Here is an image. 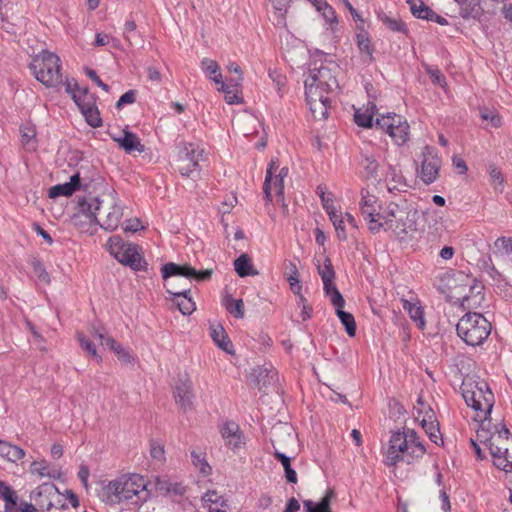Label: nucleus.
Instances as JSON below:
<instances>
[{
    "mask_svg": "<svg viewBox=\"0 0 512 512\" xmlns=\"http://www.w3.org/2000/svg\"><path fill=\"white\" fill-rule=\"evenodd\" d=\"M211 337L220 349L229 354L233 353V344L222 326L212 328Z\"/></svg>",
    "mask_w": 512,
    "mask_h": 512,
    "instance_id": "32",
    "label": "nucleus"
},
{
    "mask_svg": "<svg viewBox=\"0 0 512 512\" xmlns=\"http://www.w3.org/2000/svg\"><path fill=\"white\" fill-rule=\"evenodd\" d=\"M317 11L321 12L324 19L329 23L337 22V17L334 9L330 6L326 0L320 1V3L316 6Z\"/></svg>",
    "mask_w": 512,
    "mask_h": 512,
    "instance_id": "50",
    "label": "nucleus"
},
{
    "mask_svg": "<svg viewBox=\"0 0 512 512\" xmlns=\"http://www.w3.org/2000/svg\"><path fill=\"white\" fill-rule=\"evenodd\" d=\"M403 309L408 312L410 318L416 323L419 329L423 330L425 328L424 310L418 303L403 300Z\"/></svg>",
    "mask_w": 512,
    "mask_h": 512,
    "instance_id": "29",
    "label": "nucleus"
},
{
    "mask_svg": "<svg viewBox=\"0 0 512 512\" xmlns=\"http://www.w3.org/2000/svg\"><path fill=\"white\" fill-rule=\"evenodd\" d=\"M226 445L232 450L239 449L243 444V435L239 425L235 422H226L221 429Z\"/></svg>",
    "mask_w": 512,
    "mask_h": 512,
    "instance_id": "21",
    "label": "nucleus"
},
{
    "mask_svg": "<svg viewBox=\"0 0 512 512\" xmlns=\"http://www.w3.org/2000/svg\"><path fill=\"white\" fill-rule=\"evenodd\" d=\"M77 338L84 351H86L91 357L95 358L98 362L102 360L101 356L97 353L95 344L90 339H88L83 333H78Z\"/></svg>",
    "mask_w": 512,
    "mask_h": 512,
    "instance_id": "49",
    "label": "nucleus"
},
{
    "mask_svg": "<svg viewBox=\"0 0 512 512\" xmlns=\"http://www.w3.org/2000/svg\"><path fill=\"white\" fill-rule=\"evenodd\" d=\"M476 421H480V427L477 429L476 432V438L477 441L483 443L485 446L492 442L493 438V432L490 431L488 427H486L485 421L487 420V417L484 419V417H477L475 418Z\"/></svg>",
    "mask_w": 512,
    "mask_h": 512,
    "instance_id": "46",
    "label": "nucleus"
},
{
    "mask_svg": "<svg viewBox=\"0 0 512 512\" xmlns=\"http://www.w3.org/2000/svg\"><path fill=\"white\" fill-rule=\"evenodd\" d=\"M394 123H400V115L388 113L387 115L378 117L373 125L389 135Z\"/></svg>",
    "mask_w": 512,
    "mask_h": 512,
    "instance_id": "41",
    "label": "nucleus"
},
{
    "mask_svg": "<svg viewBox=\"0 0 512 512\" xmlns=\"http://www.w3.org/2000/svg\"><path fill=\"white\" fill-rule=\"evenodd\" d=\"M333 495L332 491L326 493L324 497L318 502L314 503L312 500H304L303 506L306 512H331L330 501Z\"/></svg>",
    "mask_w": 512,
    "mask_h": 512,
    "instance_id": "34",
    "label": "nucleus"
},
{
    "mask_svg": "<svg viewBox=\"0 0 512 512\" xmlns=\"http://www.w3.org/2000/svg\"><path fill=\"white\" fill-rule=\"evenodd\" d=\"M339 72V66L333 61L320 63L319 66L315 62L313 67L309 69V74L305 79V90L311 88L326 94L337 90L339 88L337 79Z\"/></svg>",
    "mask_w": 512,
    "mask_h": 512,
    "instance_id": "6",
    "label": "nucleus"
},
{
    "mask_svg": "<svg viewBox=\"0 0 512 512\" xmlns=\"http://www.w3.org/2000/svg\"><path fill=\"white\" fill-rule=\"evenodd\" d=\"M488 172L495 189L502 192L504 183L502 172L495 165H490Z\"/></svg>",
    "mask_w": 512,
    "mask_h": 512,
    "instance_id": "52",
    "label": "nucleus"
},
{
    "mask_svg": "<svg viewBox=\"0 0 512 512\" xmlns=\"http://www.w3.org/2000/svg\"><path fill=\"white\" fill-rule=\"evenodd\" d=\"M279 170V161L278 159H272L268 165L266 170V176L263 184V193L266 202H272V193H271V183L273 180V176L276 175V172Z\"/></svg>",
    "mask_w": 512,
    "mask_h": 512,
    "instance_id": "33",
    "label": "nucleus"
},
{
    "mask_svg": "<svg viewBox=\"0 0 512 512\" xmlns=\"http://www.w3.org/2000/svg\"><path fill=\"white\" fill-rule=\"evenodd\" d=\"M388 177H390L387 187L390 192L393 191H406L408 184L401 174H399L396 168L389 166Z\"/></svg>",
    "mask_w": 512,
    "mask_h": 512,
    "instance_id": "36",
    "label": "nucleus"
},
{
    "mask_svg": "<svg viewBox=\"0 0 512 512\" xmlns=\"http://www.w3.org/2000/svg\"><path fill=\"white\" fill-rule=\"evenodd\" d=\"M205 502L219 504L221 507H228L227 500L223 496L218 495L216 491H208L204 496Z\"/></svg>",
    "mask_w": 512,
    "mask_h": 512,
    "instance_id": "56",
    "label": "nucleus"
},
{
    "mask_svg": "<svg viewBox=\"0 0 512 512\" xmlns=\"http://www.w3.org/2000/svg\"><path fill=\"white\" fill-rule=\"evenodd\" d=\"M460 389L466 404L476 411L477 417L485 419L490 415L495 399L485 380H464Z\"/></svg>",
    "mask_w": 512,
    "mask_h": 512,
    "instance_id": "2",
    "label": "nucleus"
},
{
    "mask_svg": "<svg viewBox=\"0 0 512 512\" xmlns=\"http://www.w3.org/2000/svg\"><path fill=\"white\" fill-rule=\"evenodd\" d=\"M201 69L216 84H222L223 78L220 73V67L215 60L203 58L201 61Z\"/></svg>",
    "mask_w": 512,
    "mask_h": 512,
    "instance_id": "31",
    "label": "nucleus"
},
{
    "mask_svg": "<svg viewBox=\"0 0 512 512\" xmlns=\"http://www.w3.org/2000/svg\"><path fill=\"white\" fill-rule=\"evenodd\" d=\"M425 453L424 446L412 445L410 447L405 432L398 430L391 434L384 463L389 467L396 466L399 462L411 464L423 457Z\"/></svg>",
    "mask_w": 512,
    "mask_h": 512,
    "instance_id": "5",
    "label": "nucleus"
},
{
    "mask_svg": "<svg viewBox=\"0 0 512 512\" xmlns=\"http://www.w3.org/2000/svg\"><path fill=\"white\" fill-rule=\"evenodd\" d=\"M114 140L126 153H132L134 151L142 153L145 150V147L141 144L139 137L129 130H124L123 136L114 138Z\"/></svg>",
    "mask_w": 512,
    "mask_h": 512,
    "instance_id": "24",
    "label": "nucleus"
},
{
    "mask_svg": "<svg viewBox=\"0 0 512 512\" xmlns=\"http://www.w3.org/2000/svg\"><path fill=\"white\" fill-rule=\"evenodd\" d=\"M379 217L382 228L393 230L398 237L403 238L417 231L418 211L407 200L390 202Z\"/></svg>",
    "mask_w": 512,
    "mask_h": 512,
    "instance_id": "1",
    "label": "nucleus"
},
{
    "mask_svg": "<svg viewBox=\"0 0 512 512\" xmlns=\"http://www.w3.org/2000/svg\"><path fill=\"white\" fill-rule=\"evenodd\" d=\"M495 247L502 248L505 254H512V237H499L494 243Z\"/></svg>",
    "mask_w": 512,
    "mask_h": 512,
    "instance_id": "61",
    "label": "nucleus"
},
{
    "mask_svg": "<svg viewBox=\"0 0 512 512\" xmlns=\"http://www.w3.org/2000/svg\"><path fill=\"white\" fill-rule=\"evenodd\" d=\"M213 271L211 269H205L198 271L189 264H176L174 262H168L161 268L162 278L168 280L171 277H185L187 279H193L198 282L209 280L212 276Z\"/></svg>",
    "mask_w": 512,
    "mask_h": 512,
    "instance_id": "11",
    "label": "nucleus"
},
{
    "mask_svg": "<svg viewBox=\"0 0 512 512\" xmlns=\"http://www.w3.org/2000/svg\"><path fill=\"white\" fill-rule=\"evenodd\" d=\"M192 390V382L188 377L180 379L174 388L175 401L184 411L192 407V399L194 397Z\"/></svg>",
    "mask_w": 512,
    "mask_h": 512,
    "instance_id": "17",
    "label": "nucleus"
},
{
    "mask_svg": "<svg viewBox=\"0 0 512 512\" xmlns=\"http://www.w3.org/2000/svg\"><path fill=\"white\" fill-rule=\"evenodd\" d=\"M389 136L399 146L405 144L408 141L409 124L401 115L400 123H394L393 128L390 130Z\"/></svg>",
    "mask_w": 512,
    "mask_h": 512,
    "instance_id": "28",
    "label": "nucleus"
},
{
    "mask_svg": "<svg viewBox=\"0 0 512 512\" xmlns=\"http://www.w3.org/2000/svg\"><path fill=\"white\" fill-rule=\"evenodd\" d=\"M354 120H355V123L360 127H364V128L373 127V116L371 114L360 113L359 111H356L354 114Z\"/></svg>",
    "mask_w": 512,
    "mask_h": 512,
    "instance_id": "55",
    "label": "nucleus"
},
{
    "mask_svg": "<svg viewBox=\"0 0 512 512\" xmlns=\"http://www.w3.org/2000/svg\"><path fill=\"white\" fill-rule=\"evenodd\" d=\"M375 195L369 193L368 190H361V200L359 202L362 216L368 222V228L372 233H378L382 229L381 219L382 212L379 211L380 204Z\"/></svg>",
    "mask_w": 512,
    "mask_h": 512,
    "instance_id": "9",
    "label": "nucleus"
},
{
    "mask_svg": "<svg viewBox=\"0 0 512 512\" xmlns=\"http://www.w3.org/2000/svg\"><path fill=\"white\" fill-rule=\"evenodd\" d=\"M166 291H167V293L173 295L175 298H182L176 304H177L179 311L183 315H190L195 311L196 305H195V302L190 297V292H191L190 288H185V289H182L179 291L173 290L170 288H166Z\"/></svg>",
    "mask_w": 512,
    "mask_h": 512,
    "instance_id": "23",
    "label": "nucleus"
},
{
    "mask_svg": "<svg viewBox=\"0 0 512 512\" xmlns=\"http://www.w3.org/2000/svg\"><path fill=\"white\" fill-rule=\"evenodd\" d=\"M111 351H113L118 359L123 363H130L131 362V355L130 353L125 350L119 343L115 345V348H113Z\"/></svg>",
    "mask_w": 512,
    "mask_h": 512,
    "instance_id": "64",
    "label": "nucleus"
},
{
    "mask_svg": "<svg viewBox=\"0 0 512 512\" xmlns=\"http://www.w3.org/2000/svg\"><path fill=\"white\" fill-rule=\"evenodd\" d=\"M80 186H81L80 173L77 172L70 177L69 182L52 186L49 189L48 196H49V198H53V199L58 198L60 196L68 197V196H71L77 190H79Z\"/></svg>",
    "mask_w": 512,
    "mask_h": 512,
    "instance_id": "20",
    "label": "nucleus"
},
{
    "mask_svg": "<svg viewBox=\"0 0 512 512\" xmlns=\"http://www.w3.org/2000/svg\"><path fill=\"white\" fill-rule=\"evenodd\" d=\"M407 2L410 4L411 13L416 18L431 21L434 17L433 15L435 12L421 0H418V4L416 2H411V0H407Z\"/></svg>",
    "mask_w": 512,
    "mask_h": 512,
    "instance_id": "37",
    "label": "nucleus"
},
{
    "mask_svg": "<svg viewBox=\"0 0 512 512\" xmlns=\"http://www.w3.org/2000/svg\"><path fill=\"white\" fill-rule=\"evenodd\" d=\"M59 493L53 483H43L30 494V499L42 510L50 511L53 507L52 497Z\"/></svg>",
    "mask_w": 512,
    "mask_h": 512,
    "instance_id": "15",
    "label": "nucleus"
},
{
    "mask_svg": "<svg viewBox=\"0 0 512 512\" xmlns=\"http://www.w3.org/2000/svg\"><path fill=\"white\" fill-rule=\"evenodd\" d=\"M64 85L66 92L71 95L73 101L84 115L86 122L93 128L101 127L102 119L96 106V98H91L90 100L84 97V95L76 93L68 81H65Z\"/></svg>",
    "mask_w": 512,
    "mask_h": 512,
    "instance_id": "10",
    "label": "nucleus"
},
{
    "mask_svg": "<svg viewBox=\"0 0 512 512\" xmlns=\"http://www.w3.org/2000/svg\"><path fill=\"white\" fill-rule=\"evenodd\" d=\"M224 306L226 310L235 318L241 319L244 317V302L242 299L226 297Z\"/></svg>",
    "mask_w": 512,
    "mask_h": 512,
    "instance_id": "44",
    "label": "nucleus"
},
{
    "mask_svg": "<svg viewBox=\"0 0 512 512\" xmlns=\"http://www.w3.org/2000/svg\"><path fill=\"white\" fill-rule=\"evenodd\" d=\"M31 472L38 474L40 477H49L57 479L60 477V473L57 470H50L49 464L46 460L33 461L31 464Z\"/></svg>",
    "mask_w": 512,
    "mask_h": 512,
    "instance_id": "40",
    "label": "nucleus"
},
{
    "mask_svg": "<svg viewBox=\"0 0 512 512\" xmlns=\"http://www.w3.org/2000/svg\"><path fill=\"white\" fill-rule=\"evenodd\" d=\"M421 424L426 434L428 435L429 439L433 443L438 444V440H441V442H443V439L440 436L439 424L437 422L423 419Z\"/></svg>",
    "mask_w": 512,
    "mask_h": 512,
    "instance_id": "45",
    "label": "nucleus"
},
{
    "mask_svg": "<svg viewBox=\"0 0 512 512\" xmlns=\"http://www.w3.org/2000/svg\"><path fill=\"white\" fill-rule=\"evenodd\" d=\"M192 462L193 464L199 468L201 473L204 475H208L211 471L210 465L205 461L203 457H201L200 454H197L195 451L191 452Z\"/></svg>",
    "mask_w": 512,
    "mask_h": 512,
    "instance_id": "54",
    "label": "nucleus"
},
{
    "mask_svg": "<svg viewBox=\"0 0 512 512\" xmlns=\"http://www.w3.org/2000/svg\"><path fill=\"white\" fill-rule=\"evenodd\" d=\"M359 165L362 168L364 178L374 181L381 180L380 165L373 154L362 153Z\"/></svg>",
    "mask_w": 512,
    "mask_h": 512,
    "instance_id": "19",
    "label": "nucleus"
},
{
    "mask_svg": "<svg viewBox=\"0 0 512 512\" xmlns=\"http://www.w3.org/2000/svg\"><path fill=\"white\" fill-rule=\"evenodd\" d=\"M201 153L196 152L192 143H183L179 148L176 160L177 170L181 175L189 177L199 167V157Z\"/></svg>",
    "mask_w": 512,
    "mask_h": 512,
    "instance_id": "12",
    "label": "nucleus"
},
{
    "mask_svg": "<svg viewBox=\"0 0 512 512\" xmlns=\"http://www.w3.org/2000/svg\"><path fill=\"white\" fill-rule=\"evenodd\" d=\"M509 457H511V452H510V450H509L508 448H504V452H503V457H502V459H500V460L495 459V461H494V465H495L497 468H499V469H501V470H503V471H505V472H510V471H512V470L510 469V465H511V464H510V459H509Z\"/></svg>",
    "mask_w": 512,
    "mask_h": 512,
    "instance_id": "57",
    "label": "nucleus"
},
{
    "mask_svg": "<svg viewBox=\"0 0 512 512\" xmlns=\"http://www.w3.org/2000/svg\"><path fill=\"white\" fill-rule=\"evenodd\" d=\"M32 267H33L34 273L37 275V278L39 279L40 282H42L44 284H50V282H51L50 275L46 271L43 263L40 260L34 259L32 261Z\"/></svg>",
    "mask_w": 512,
    "mask_h": 512,
    "instance_id": "51",
    "label": "nucleus"
},
{
    "mask_svg": "<svg viewBox=\"0 0 512 512\" xmlns=\"http://www.w3.org/2000/svg\"><path fill=\"white\" fill-rule=\"evenodd\" d=\"M318 273L321 276L324 287L328 288L329 285L334 284L335 271L328 257L325 259L323 266H318Z\"/></svg>",
    "mask_w": 512,
    "mask_h": 512,
    "instance_id": "43",
    "label": "nucleus"
},
{
    "mask_svg": "<svg viewBox=\"0 0 512 512\" xmlns=\"http://www.w3.org/2000/svg\"><path fill=\"white\" fill-rule=\"evenodd\" d=\"M234 269L239 277L256 276L259 272L254 269L250 256L246 253L241 254L234 261Z\"/></svg>",
    "mask_w": 512,
    "mask_h": 512,
    "instance_id": "27",
    "label": "nucleus"
},
{
    "mask_svg": "<svg viewBox=\"0 0 512 512\" xmlns=\"http://www.w3.org/2000/svg\"><path fill=\"white\" fill-rule=\"evenodd\" d=\"M0 456L11 462H16L25 456V452L16 445L0 440Z\"/></svg>",
    "mask_w": 512,
    "mask_h": 512,
    "instance_id": "30",
    "label": "nucleus"
},
{
    "mask_svg": "<svg viewBox=\"0 0 512 512\" xmlns=\"http://www.w3.org/2000/svg\"><path fill=\"white\" fill-rule=\"evenodd\" d=\"M467 286L470 292L475 291V295H464L461 299V307L469 312L472 309L478 308L484 301L485 297L483 293L484 287L481 284L475 283Z\"/></svg>",
    "mask_w": 512,
    "mask_h": 512,
    "instance_id": "25",
    "label": "nucleus"
},
{
    "mask_svg": "<svg viewBox=\"0 0 512 512\" xmlns=\"http://www.w3.org/2000/svg\"><path fill=\"white\" fill-rule=\"evenodd\" d=\"M220 85L219 90L225 93V101L228 104H241L243 102V99L237 95L239 86H231V83L226 84L224 82Z\"/></svg>",
    "mask_w": 512,
    "mask_h": 512,
    "instance_id": "48",
    "label": "nucleus"
},
{
    "mask_svg": "<svg viewBox=\"0 0 512 512\" xmlns=\"http://www.w3.org/2000/svg\"><path fill=\"white\" fill-rule=\"evenodd\" d=\"M252 375L256 378L257 385L267 386L276 378V372L266 367L257 366L252 370Z\"/></svg>",
    "mask_w": 512,
    "mask_h": 512,
    "instance_id": "39",
    "label": "nucleus"
},
{
    "mask_svg": "<svg viewBox=\"0 0 512 512\" xmlns=\"http://www.w3.org/2000/svg\"><path fill=\"white\" fill-rule=\"evenodd\" d=\"M21 138L23 145H28L36 136V131L33 126L25 125L20 128Z\"/></svg>",
    "mask_w": 512,
    "mask_h": 512,
    "instance_id": "59",
    "label": "nucleus"
},
{
    "mask_svg": "<svg viewBox=\"0 0 512 512\" xmlns=\"http://www.w3.org/2000/svg\"><path fill=\"white\" fill-rule=\"evenodd\" d=\"M306 101L316 120H326L330 109V99L326 93L317 92L311 88L305 90Z\"/></svg>",
    "mask_w": 512,
    "mask_h": 512,
    "instance_id": "13",
    "label": "nucleus"
},
{
    "mask_svg": "<svg viewBox=\"0 0 512 512\" xmlns=\"http://www.w3.org/2000/svg\"><path fill=\"white\" fill-rule=\"evenodd\" d=\"M423 161L421 165V179L425 184H431L439 176L441 161L434 155V148L425 146L423 149Z\"/></svg>",
    "mask_w": 512,
    "mask_h": 512,
    "instance_id": "14",
    "label": "nucleus"
},
{
    "mask_svg": "<svg viewBox=\"0 0 512 512\" xmlns=\"http://www.w3.org/2000/svg\"><path fill=\"white\" fill-rule=\"evenodd\" d=\"M460 7V16L464 19H479L483 14L481 0H455Z\"/></svg>",
    "mask_w": 512,
    "mask_h": 512,
    "instance_id": "26",
    "label": "nucleus"
},
{
    "mask_svg": "<svg viewBox=\"0 0 512 512\" xmlns=\"http://www.w3.org/2000/svg\"><path fill=\"white\" fill-rule=\"evenodd\" d=\"M83 213H74L71 217V223L80 231V232H89L91 235L96 232V225H98V219L96 221H90V219H84Z\"/></svg>",
    "mask_w": 512,
    "mask_h": 512,
    "instance_id": "38",
    "label": "nucleus"
},
{
    "mask_svg": "<svg viewBox=\"0 0 512 512\" xmlns=\"http://www.w3.org/2000/svg\"><path fill=\"white\" fill-rule=\"evenodd\" d=\"M324 292H325L326 296H328L330 298V301H331L332 305L336 308V310L344 308L345 300H344L342 294L339 292V290L335 286V284L329 285L328 288L325 286Z\"/></svg>",
    "mask_w": 512,
    "mask_h": 512,
    "instance_id": "47",
    "label": "nucleus"
},
{
    "mask_svg": "<svg viewBox=\"0 0 512 512\" xmlns=\"http://www.w3.org/2000/svg\"><path fill=\"white\" fill-rule=\"evenodd\" d=\"M358 33L356 34V43L361 54V57L365 63H372L373 53L375 51L374 45L372 44L369 33L362 27L357 25Z\"/></svg>",
    "mask_w": 512,
    "mask_h": 512,
    "instance_id": "18",
    "label": "nucleus"
},
{
    "mask_svg": "<svg viewBox=\"0 0 512 512\" xmlns=\"http://www.w3.org/2000/svg\"><path fill=\"white\" fill-rule=\"evenodd\" d=\"M272 187L275 190L277 200L281 201L283 204V207L286 209L287 206L284 203V179H282L281 177H277L276 175L273 176L271 188Z\"/></svg>",
    "mask_w": 512,
    "mask_h": 512,
    "instance_id": "53",
    "label": "nucleus"
},
{
    "mask_svg": "<svg viewBox=\"0 0 512 512\" xmlns=\"http://www.w3.org/2000/svg\"><path fill=\"white\" fill-rule=\"evenodd\" d=\"M336 315L340 319L342 325L345 327L346 333L350 337H354L357 330L354 316L351 313L344 311L343 309H337Z\"/></svg>",
    "mask_w": 512,
    "mask_h": 512,
    "instance_id": "42",
    "label": "nucleus"
},
{
    "mask_svg": "<svg viewBox=\"0 0 512 512\" xmlns=\"http://www.w3.org/2000/svg\"><path fill=\"white\" fill-rule=\"evenodd\" d=\"M491 323L478 312H467L456 325L457 335L470 346L481 345L491 333Z\"/></svg>",
    "mask_w": 512,
    "mask_h": 512,
    "instance_id": "4",
    "label": "nucleus"
},
{
    "mask_svg": "<svg viewBox=\"0 0 512 512\" xmlns=\"http://www.w3.org/2000/svg\"><path fill=\"white\" fill-rule=\"evenodd\" d=\"M103 208V201L99 198H91L90 201L83 197L78 199V211L76 213H83L84 219H90V221H96L97 212H100Z\"/></svg>",
    "mask_w": 512,
    "mask_h": 512,
    "instance_id": "22",
    "label": "nucleus"
},
{
    "mask_svg": "<svg viewBox=\"0 0 512 512\" xmlns=\"http://www.w3.org/2000/svg\"><path fill=\"white\" fill-rule=\"evenodd\" d=\"M18 496L16 492L14 491L12 495H9L4 501H5V512H17L19 507L17 505Z\"/></svg>",
    "mask_w": 512,
    "mask_h": 512,
    "instance_id": "63",
    "label": "nucleus"
},
{
    "mask_svg": "<svg viewBox=\"0 0 512 512\" xmlns=\"http://www.w3.org/2000/svg\"><path fill=\"white\" fill-rule=\"evenodd\" d=\"M34 77L48 88L64 84L61 73V60L55 53L42 50L33 56L29 64Z\"/></svg>",
    "mask_w": 512,
    "mask_h": 512,
    "instance_id": "3",
    "label": "nucleus"
},
{
    "mask_svg": "<svg viewBox=\"0 0 512 512\" xmlns=\"http://www.w3.org/2000/svg\"><path fill=\"white\" fill-rule=\"evenodd\" d=\"M123 217V207L111 197L107 202V215L98 220V225L105 231L113 232L120 224Z\"/></svg>",
    "mask_w": 512,
    "mask_h": 512,
    "instance_id": "16",
    "label": "nucleus"
},
{
    "mask_svg": "<svg viewBox=\"0 0 512 512\" xmlns=\"http://www.w3.org/2000/svg\"><path fill=\"white\" fill-rule=\"evenodd\" d=\"M227 69L229 72L238 74V77L236 79L229 80V83H231V86H241V82L243 80V73H242L241 67L235 62H231L227 66Z\"/></svg>",
    "mask_w": 512,
    "mask_h": 512,
    "instance_id": "58",
    "label": "nucleus"
},
{
    "mask_svg": "<svg viewBox=\"0 0 512 512\" xmlns=\"http://www.w3.org/2000/svg\"><path fill=\"white\" fill-rule=\"evenodd\" d=\"M146 483L142 476L133 474L131 476H122L116 480L110 481L107 485L108 493L113 495L112 502H121L132 499L144 492Z\"/></svg>",
    "mask_w": 512,
    "mask_h": 512,
    "instance_id": "8",
    "label": "nucleus"
},
{
    "mask_svg": "<svg viewBox=\"0 0 512 512\" xmlns=\"http://www.w3.org/2000/svg\"><path fill=\"white\" fill-rule=\"evenodd\" d=\"M480 116L484 120H489L491 125L495 128L501 126V117L493 111L485 109L480 112Z\"/></svg>",
    "mask_w": 512,
    "mask_h": 512,
    "instance_id": "60",
    "label": "nucleus"
},
{
    "mask_svg": "<svg viewBox=\"0 0 512 512\" xmlns=\"http://www.w3.org/2000/svg\"><path fill=\"white\" fill-rule=\"evenodd\" d=\"M136 101V91L129 90L120 96L119 100L116 103V107L120 109L122 106L126 104H132Z\"/></svg>",
    "mask_w": 512,
    "mask_h": 512,
    "instance_id": "62",
    "label": "nucleus"
},
{
    "mask_svg": "<svg viewBox=\"0 0 512 512\" xmlns=\"http://www.w3.org/2000/svg\"><path fill=\"white\" fill-rule=\"evenodd\" d=\"M107 246L111 255L121 264L130 267L134 271H146L147 262L139 252V246L125 242L120 236L115 235L108 239Z\"/></svg>",
    "mask_w": 512,
    "mask_h": 512,
    "instance_id": "7",
    "label": "nucleus"
},
{
    "mask_svg": "<svg viewBox=\"0 0 512 512\" xmlns=\"http://www.w3.org/2000/svg\"><path fill=\"white\" fill-rule=\"evenodd\" d=\"M378 20L381 21L389 30L393 32L407 33L406 24L399 18H392L384 12L377 14Z\"/></svg>",
    "mask_w": 512,
    "mask_h": 512,
    "instance_id": "35",
    "label": "nucleus"
}]
</instances>
